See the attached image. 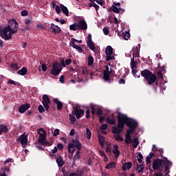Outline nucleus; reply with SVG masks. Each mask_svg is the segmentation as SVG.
<instances>
[{
  "label": "nucleus",
  "mask_w": 176,
  "mask_h": 176,
  "mask_svg": "<svg viewBox=\"0 0 176 176\" xmlns=\"http://www.w3.org/2000/svg\"><path fill=\"white\" fill-rule=\"evenodd\" d=\"M157 153L158 156H160L162 159L156 158L154 160L153 162V169L159 173L164 171L166 173L165 175L167 176L170 173L173 163L168 160L167 157H164L163 153H162V155H160L159 152Z\"/></svg>",
  "instance_id": "obj_1"
},
{
  "label": "nucleus",
  "mask_w": 176,
  "mask_h": 176,
  "mask_svg": "<svg viewBox=\"0 0 176 176\" xmlns=\"http://www.w3.org/2000/svg\"><path fill=\"white\" fill-rule=\"evenodd\" d=\"M141 75L147 81L148 85H152L157 80V76L149 69L142 71Z\"/></svg>",
  "instance_id": "obj_2"
},
{
  "label": "nucleus",
  "mask_w": 176,
  "mask_h": 176,
  "mask_svg": "<svg viewBox=\"0 0 176 176\" xmlns=\"http://www.w3.org/2000/svg\"><path fill=\"white\" fill-rule=\"evenodd\" d=\"M158 153H160V155H162V153H164V149L158 148L155 146V144H153V148H152V152L148 154V155H147V157H146V164H151L152 163V161H151L152 157L155 158V157H158L159 156Z\"/></svg>",
  "instance_id": "obj_3"
},
{
  "label": "nucleus",
  "mask_w": 176,
  "mask_h": 176,
  "mask_svg": "<svg viewBox=\"0 0 176 176\" xmlns=\"http://www.w3.org/2000/svg\"><path fill=\"white\" fill-rule=\"evenodd\" d=\"M4 28H5V32H6V31L10 30V33L16 34L18 32L19 23L17 21H16V20L10 19L8 21V26Z\"/></svg>",
  "instance_id": "obj_4"
},
{
  "label": "nucleus",
  "mask_w": 176,
  "mask_h": 176,
  "mask_svg": "<svg viewBox=\"0 0 176 176\" xmlns=\"http://www.w3.org/2000/svg\"><path fill=\"white\" fill-rule=\"evenodd\" d=\"M118 123L119 124V127H122L124 129V125H127V122L129 119V117L127 116L126 114H122L118 111Z\"/></svg>",
  "instance_id": "obj_5"
},
{
  "label": "nucleus",
  "mask_w": 176,
  "mask_h": 176,
  "mask_svg": "<svg viewBox=\"0 0 176 176\" xmlns=\"http://www.w3.org/2000/svg\"><path fill=\"white\" fill-rule=\"evenodd\" d=\"M63 69L62 65L58 61H54L52 65V69L51 70V74L53 76H58Z\"/></svg>",
  "instance_id": "obj_6"
},
{
  "label": "nucleus",
  "mask_w": 176,
  "mask_h": 176,
  "mask_svg": "<svg viewBox=\"0 0 176 176\" xmlns=\"http://www.w3.org/2000/svg\"><path fill=\"white\" fill-rule=\"evenodd\" d=\"M12 34L13 33L10 32V31H5V27L4 28H0V36L1 38L4 39L5 41H9L12 38Z\"/></svg>",
  "instance_id": "obj_7"
},
{
  "label": "nucleus",
  "mask_w": 176,
  "mask_h": 176,
  "mask_svg": "<svg viewBox=\"0 0 176 176\" xmlns=\"http://www.w3.org/2000/svg\"><path fill=\"white\" fill-rule=\"evenodd\" d=\"M113 54V49L111 46H107L105 48V54H106V60L107 61H110L113 60L115 58L113 56H112Z\"/></svg>",
  "instance_id": "obj_8"
},
{
  "label": "nucleus",
  "mask_w": 176,
  "mask_h": 176,
  "mask_svg": "<svg viewBox=\"0 0 176 176\" xmlns=\"http://www.w3.org/2000/svg\"><path fill=\"white\" fill-rule=\"evenodd\" d=\"M42 104H43V107H45L46 111L49 112L50 98H49L47 94L43 95Z\"/></svg>",
  "instance_id": "obj_9"
},
{
  "label": "nucleus",
  "mask_w": 176,
  "mask_h": 176,
  "mask_svg": "<svg viewBox=\"0 0 176 176\" xmlns=\"http://www.w3.org/2000/svg\"><path fill=\"white\" fill-rule=\"evenodd\" d=\"M126 126L135 131L138 126V122L135 120L129 118Z\"/></svg>",
  "instance_id": "obj_10"
},
{
  "label": "nucleus",
  "mask_w": 176,
  "mask_h": 176,
  "mask_svg": "<svg viewBox=\"0 0 176 176\" xmlns=\"http://www.w3.org/2000/svg\"><path fill=\"white\" fill-rule=\"evenodd\" d=\"M16 142H20L22 145V147L25 148L28 142V135H25V133H23L16 139Z\"/></svg>",
  "instance_id": "obj_11"
},
{
  "label": "nucleus",
  "mask_w": 176,
  "mask_h": 176,
  "mask_svg": "<svg viewBox=\"0 0 176 176\" xmlns=\"http://www.w3.org/2000/svg\"><path fill=\"white\" fill-rule=\"evenodd\" d=\"M74 112L76 115V118L77 119H80L82 116H84L85 111L82 109H78L77 106H73Z\"/></svg>",
  "instance_id": "obj_12"
},
{
  "label": "nucleus",
  "mask_w": 176,
  "mask_h": 176,
  "mask_svg": "<svg viewBox=\"0 0 176 176\" xmlns=\"http://www.w3.org/2000/svg\"><path fill=\"white\" fill-rule=\"evenodd\" d=\"M75 41H76V38H72V41L69 43V46L72 47L73 49H75L78 52L82 53L83 52V49L81 47H79V46L76 45V44L75 43Z\"/></svg>",
  "instance_id": "obj_13"
},
{
  "label": "nucleus",
  "mask_w": 176,
  "mask_h": 176,
  "mask_svg": "<svg viewBox=\"0 0 176 176\" xmlns=\"http://www.w3.org/2000/svg\"><path fill=\"white\" fill-rule=\"evenodd\" d=\"M77 24L78 30H86L88 28L87 23L84 19L79 21Z\"/></svg>",
  "instance_id": "obj_14"
},
{
  "label": "nucleus",
  "mask_w": 176,
  "mask_h": 176,
  "mask_svg": "<svg viewBox=\"0 0 176 176\" xmlns=\"http://www.w3.org/2000/svg\"><path fill=\"white\" fill-rule=\"evenodd\" d=\"M31 107V104L28 103L23 104L19 107V112L21 113H25L28 109Z\"/></svg>",
  "instance_id": "obj_15"
},
{
  "label": "nucleus",
  "mask_w": 176,
  "mask_h": 176,
  "mask_svg": "<svg viewBox=\"0 0 176 176\" xmlns=\"http://www.w3.org/2000/svg\"><path fill=\"white\" fill-rule=\"evenodd\" d=\"M123 131H124L123 127L119 126V124L118 122V126H113L112 127L111 133L113 134H118V135H119Z\"/></svg>",
  "instance_id": "obj_16"
},
{
  "label": "nucleus",
  "mask_w": 176,
  "mask_h": 176,
  "mask_svg": "<svg viewBox=\"0 0 176 176\" xmlns=\"http://www.w3.org/2000/svg\"><path fill=\"white\" fill-rule=\"evenodd\" d=\"M51 31L52 33L56 34L61 32L60 28L58 25H56L54 23H52L50 27Z\"/></svg>",
  "instance_id": "obj_17"
},
{
  "label": "nucleus",
  "mask_w": 176,
  "mask_h": 176,
  "mask_svg": "<svg viewBox=\"0 0 176 176\" xmlns=\"http://www.w3.org/2000/svg\"><path fill=\"white\" fill-rule=\"evenodd\" d=\"M107 122L111 125H116V120L115 119V116L113 114H111L110 116L107 117Z\"/></svg>",
  "instance_id": "obj_18"
},
{
  "label": "nucleus",
  "mask_w": 176,
  "mask_h": 176,
  "mask_svg": "<svg viewBox=\"0 0 176 176\" xmlns=\"http://www.w3.org/2000/svg\"><path fill=\"white\" fill-rule=\"evenodd\" d=\"M72 142V144H74V147H76L77 150L81 151L82 144L79 142L78 139H73Z\"/></svg>",
  "instance_id": "obj_19"
},
{
  "label": "nucleus",
  "mask_w": 176,
  "mask_h": 176,
  "mask_svg": "<svg viewBox=\"0 0 176 176\" xmlns=\"http://www.w3.org/2000/svg\"><path fill=\"white\" fill-rule=\"evenodd\" d=\"M9 131V129L6 124H0V135L3 133H8Z\"/></svg>",
  "instance_id": "obj_20"
},
{
  "label": "nucleus",
  "mask_w": 176,
  "mask_h": 176,
  "mask_svg": "<svg viewBox=\"0 0 176 176\" xmlns=\"http://www.w3.org/2000/svg\"><path fill=\"white\" fill-rule=\"evenodd\" d=\"M60 8L62 10V12L63 14H65L66 16H69V11L68 8L67 7H65V6H64L63 4H60Z\"/></svg>",
  "instance_id": "obj_21"
},
{
  "label": "nucleus",
  "mask_w": 176,
  "mask_h": 176,
  "mask_svg": "<svg viewBox=\"0 0 176 176\" xmlns=\"http://www.w3.org/2000/svg\"><path fill=\"white\" fill-rule=\"evenodd\" d=\"M54 101L56 104L58 111H61V109H63V103L60 102V100L58 98L54 99Z\"/></svg>",
  "instance_id": "obj_22"
},
{
  "label": "nucleus",
  "mask_w": 176,
  "mask_h": 176,
  "mask_svg": "<svg viewBox=\"0 0 176 176\" xmlns=\"http://www.w3.org/2000/svg\"><path fill=\"white\" fill-rule=\"evenodd\" d=\"M112 152L114 155H116V157H118L120 155V151L118 149V144H114L113 149L112 150Z\"/></svg>",
  "instance_id": "obj_23"
},
{
  "label": "nucleus",
  "mask_w": 176,
  "mask_h": 176,
  "mask_svg": "<svg viewBox=\"0 0 176 176\" xmlns=\"http://www.w3.org/2000/svg\"><path fill=\"white\" fill-rule=\"evenodd\" d=\"M46 136H47V133L46 132H43V133H40V135H39L38 139V144H41L42 142H43V141L45 140H46Z\"/></svg>",
  "instance_id": "obj_24"
},
{
  "label": "nucleus",
  "mask_w": 176,
  "mask_h": 176,
  "mask_svg": "<svg viewBox=\"0 0 176 176\" xmlns=\"http://www.w3.org/2000/svg\"><path fill=\"white\" fill-rule=\"evenodd\" d=\"M110 74H111V72H103L104 80L108 82V83H111V81L110 78Z\"/></svg>",
  "instance_id": "obj_25"
},
{
  "label": "nucleus",
  "mask_w": 176,
  "mask_h": 176,
  "mask_svg": "<svg viewBox=\"0 0 176 176\" xmlns=\"http://www.w3.org/2000/svg\"><path fill=\"white\" fill-rule=\"evenodd\" d=\"M56 163L58 164V166L59 168L63 167L64 165V160L63 158L61 157V155H59V157L58 158H56Z\"/></svg>",
  "instance_id": "obj_26"
},
{
  "label": "nucleus",
  "mask_w": 176,
  "mask_h": 176,
  "mask_svg": "<svg viewBox=\"0 0 176 176\" xmlns=\"http://www.w3.org/2000/svg\"><path fill=\"white\" fill-rule=\"evenodd\" d=\"M131 52L133 53V58H138L140 55V50L138 47H135L131 50Z\"/></svg>",
  "instance_id": "obj_27"
},
{
  "label": "nucleus",
  "mask_w": 176,
  "mask_h": 176,
  "mask_svg": "<svg viewBox=\"0 0 176 176\" xmlns=\"http://www.w3.org/2000/svg\"><path fill=\"white\" fill-rule=\"evenodd\" d=\"M87 60H88V63H87L88 66L89 67L93 66L94 64V58L91 54L89 55Z\"/></svg>",
  "instance_id": "obj_28"
},
{
  "label": "nucleus",
  "mask_w": 176,
  "mask_h": 176,
  "mask_svg": "<svg viewBox=\"0 0 176 176\" xmlns=\"http://www.w3.org/2000/svg\"><path fill=\"white\" fill-rule=\"evenodd\" d=\"M133 166V164L131 162L129 163H125L123 166H122V170L123 171H126V170H130Z\"/></svg>",
  "instance_id": "obj_29"
},
{
  "label": "nucleus",
  "mask_w": 176,
  "mask_h": 176,
  "mask_svg": "<svg viewBox=\"0 0 176 176\" xmlns=\"http://www.w3.org/2000/svg\"><path fill=\"white\" fill-rule=\"evenodd\" d=\"M28 69L25 67H23L21 69L18 70L17 74L21 76H25L28 73Z\"/></svg>",
  "instance_id": "obj_30"
},
{
  "label": "nucleus",
  "mask_w": 176,
  "mask_h": 176,
  "mask_svg": "<svg viewBox=\"0 0 176 176\" xmlns=\"http://www.w3.org/2000/svg\"><path fill=\"white\" fill-rule=\"evenodd\" d=\"M80 159V155H75L74 158H73V162L72 164V166L74 167L76 166V162H79Z\"/></svg>",
  "instance_id": "obj_31"
},
{
  "label": "nucleus",
  "mask_w": 176,
  "mask_h": 176,
  "mask_svg": "<svg viewBox=\"0 0 176 176\" xmlns=\"http://www.w3.org/2000/svg\"><path fill=\"white\" fill-rule=\"evenodd\" d=\"M122 10V8H118L116 6L113 5L110 8V11L113 12L114 13H120V11Z\"/></svg>",
  "instance_id": "obj_32"
},
{
  "label": "nucleus",
  "mask_w": 176,
  "mask_h": 176,
  "mask_svg": "<svg viewBox=\"0 0 176 176\" xmlns=\"http://www.w3.org/2000/svg\"><path fill=\"white\" fill-rule=\"evenodd\" d=\"M132 142H133V144L132 146L134 147V148H137L138 146L139 145L140 142H139V138L138 137H135L132 140Z\"/></svg>",
  "instance_id": "obj_33"
},
{
  "label": "nucleus",
  "mask_w": 176,
  "mask_h": 176,
  "mask_svg": "<svg viewBox=\"0 0 176 176\" xmlns=\"http://www.w3.org/2000/svg\"><path fill=\"white\" fill-rule=\"evenodd\" d=\"M116 168V163L113 162V161L111 162L109 164H108L106 166V169H111V168Z\"/></svg>",
  "instance_id": "obj_34"
},
{
  "label": "nucleus",
  "mask_w": 176,
  "mask_h": 176,
  "mask_svg": "<svg viewBox=\"0 0 176 176\" xmlns=\"http://www.w3.org/2000/svg\"><path fill=\"white\" fill-rule=\"evenodd\" d=\"M74 144L73 143H69L67 146V149H68V152L69 153H74V151H75V149H74ZM73 149V150H72Z\"/></svg>",
  "instance_id": "obj_35"
},
{
  "label": "nucleus",
  "mask_w": 176,
  "mask_h": 176,
  "mask_svg": "<svg viewBox=\"0 0 176 176\" xmlns=\"http://www.w3.org/2000/svg\"><path fill=\"white\" fill-rule=\"evenodd\" d=\"M98 140H99V143L100 144L101 146H104V137L102 136V135H99L98 136Z\"/></svg>",
  "instance_id": "obj_36"
},
{
  "label": "nucleus",
  "mask_w": 176,
  "mask_h": 176,
  "mask_svg": "<svg viewBox=\"0 0 176 176\" xmlns=\"http://www.w3.org/2000/svg\"><path fill=\"white\" fill-rule=\"evenodd\" d=\"M87 45L88 47L91 50L94 51L95 50V46H94V43L93 41H90L89 43H87Z\"/></svg>",
  "instance_id": "obj_37"
},
{
  "label": "nucleus",
  "mask_w": 176,
  "mask_h": 176,
  "mask_svg": "<svg viewBox=\"0 0 176 176\" xmlns=\"http://www.w3.org/2000/svg\"><path fill=\"white\" fill-rule=\"evenodd\" d=\"M72 114H69V119H70L71 122H75L76 119L75 117L76 113H75L74 111H72Z\"/></svg>",
  "instance_id": "obj_38"
},
{
  "label": "nucleus",
  "mask_w": 176,
  "mask_h": 176,
  "mask_svg": "<svg viewBox=\"0 0 176 176\" xmlns=\"http://www.w3.org/2000/svg\"><path fill=\"white\" fill-rule=\"evenodd\" d=\"M89 6L90 8L94 7L96 11H98V10H99V8H100L99 6H98V4H96L94 2H91V3H89Z\"/></svg>",
  "instance_id": "obj_39"
},
{
  "label": "nucleus",
  "mask_w": 176,
  "mask_h": 176,
  "mask_svg": "<svg viewBox=\"0 0 176 176\" xmlns=\"http://www.w3.org/2000/svg\"><path fill=\"white\" fill-rule=\"evenodd\" d=\"M69 29L71 30H73V31H76V30H79L78 29V23H74V24H72L69 26Z\"/></svg>",
  "instance_id": "obj_40"
},
{
  "label": "nucleus",
  "mask_w": 176,
  "mask_h": 176,
  "mask_svg": "<svg viewBox=\"0 0 176 176\" xmlns=\"http://www.w3.org/2000/svg\"><path fill=\"white\" fill-rule=\"evenodd\" d=\"M86 135H87V139L90 140L91 137V131L89 130V127L86 128Z\"/></svg>",
  "instance_id": "obj_41"
},
{
  "label": "nucleus",
  "mask_w": 176,
  "mask_h": 176,
  "mask_svg": "<svg viewBox=\"0 0 176 176\" xmlns=\"http://www.w3.org/2000/svg\"><path fill=\"white\" fill-rule=\"evenodd\" d=\"M137 66L136 61H135L134 57L131 59V68H135Z\"/></svg>",
  "instance_id": "obj_42"
},
{
  "label": "nucleus",
  "mask_w": 176,
  "mask_h": 176,
  "mask_svg": "<svg viewBox=\"0 0 176 176\" xmlns=\"http://www.w3.org/2000/svg\"><path fill=\"white\" fill-rule=\"evenodd\" d=\"M123 38L127 41L130 38V33L128 32H122Z\"/></svg>",
  "instance_id": "obj_43"
},
{
  "label": "nucleus",
  "mask_w": 176,
  "mask_h": 176,
  "mask_svg": "<svg viewBox=\"0 0 176 176\" xmlns=\"http://www.w3.org/2000/svg\"><path fill=\"white\" fill-rule=\"evenodd\" d=\"M114 138L116 139V141L119 142H123L124 141V138L120 136L119 134L118 135H113Z\"/></svg>",
  "instance_id": "obj_44"
},
{
  "label": "nucleus",
  "mask_w": 176,
  "mask_h": 176,
  "mask_svg": "<svg viewBox=\"0 0 176 176\" xmlns=\"http://www.w3.org/2000/svg\"><path fill=\"white\" fill-rule=\"evenodd\" d=\"M124 142L126 144H133V139L132 138H125Z\"/></svg>",
  "instance_id": "obj_45"
},
{
  "label": "nucleus",
  "mask_w": 176,
  "mask_h": 176,
  "mask_svg": "<svg viewBox=\"0 0 176 176\" xmlns=\"http://www.w3.org/2000/svg\"><path fill=\"white\" fill-rule=\"evenodd\" d=\"M10 67L12 69H14L15 70L19 69H20V66H19L16 63H12L11 64Z\"/></svg>",
  "instance_id": "obj_46"
},
{
  "label": "nucleus",
  "mask_w": 176,
  "mask_h": 176,
  "mask_svg": "<svg viewBox=\"0 0 176 176\" xmlns=\"http://www.w3.org/2000/svg\"><path fill=\"white\" fill-rule=\"evenodd\" d=\"M138 161L139 163H142V158H143V156H142V154L141 153H139V155H138Z\"/></svg>",
  "instance_id": "obj_47"
},
{
  "label": "nucleus",
  "mask_w": 176,
  "mask_h": 176,
  "mask_svg": "<svg viewBox=\"0 0 176 176\" xmlns=\"http://www.w3.org/2000/svg\"><path fill=\"white\" fill-rule=\"evenodd\" d=\"M85 118L87 119H89L90 118V110L89 109V107H87V110L85 111Z\"/></svg>",
  "instance_id": "obj_48"
},
{
  "label": "nucleus",
  "mask_w": 176,
  "mask_h": 176,
  "mask_svg": "<svg viewBox=\"0 0 176 176\" xmlns=\"http://www.w3.org/2000/svg\"><path fill=\"white\" fill-rule=\"evenodd\" d=\"M103 32L105 35H108L109 33V27H104L103 28Z\"/></svg>",
  "instance_id": "obj_49"
},
{
  "label": "nucleus",
  "mask_w": 176,
  "mask_h": 176,
  "mask_svg": "<svg viewBox=\"0 0 176 176\" xmlns=\"http://www.w3.org/2000/svg\"><path fill=\"white\" fill-rule=\"evenodd\" d=\"M38 111L42 113L43 112H45V108L43 107V106L42 104H40L38 107Z\"/></svg>",
  "instance_id": "obj_50"
},
{
  "label": "nucleus",
  "mask_w": 176,
  "mask_h": 176,
  "mask_svg": "<svg viewBox=\"0 0 176 176\" xmlns=\"http://www.w3.org/2000/svg\"><path fill=\"white\" fill-rule=\"evenodd\" d=\"M41 144H42V145H43V146H51L50 142L46 141V139L44 140V141H43Z\"/></svg>",
  "instance_id": "obj_51"
},
{
  "label": "nucleus",
  "mask_w": 176,
  "mask_h": 176,
  "mask_svg": "<svg viewBox=\"0 0 176 176\" xmlns=\"http://www.w3.org/2000/svg\"><path fill=\"white\" fill-rule=\"evenodd\" d=\"M21 16H28V10H22L21 12Z\"/></svg>",
  "instance_id": "obj_52"
},
{
  "label": "nucleus",
  "mask_w": 176,
  "mask_h": 176,
  "mask_svg": "<svg viewBox=\"0 0 176 176\" xmlns=\"http://www.w3.org/2000/svg\"><path fill=\"white\" fill-rule=\"evenodd\" d=\"M96 2L101 6H104L105 4L104 0H96Z\"/></svg>",
  "instance_id": "obj_53"
},
{
  "label": "nucleus",
  "mask_w": 176,
  "mask_h": 176,
  "mask_svg": "<svg viewBox=\"0 0 176 176\" xmlns=\"http://www.w3.org/2000/svg\"><path fill=\"white\" fill-rule=\"evenodd\" d=\"M43 133H46V131L43 129V128H40L37 130V133L41 135V134H43Z\"/></svg>",
  "instance_id": "obj_54"
},
{
  "label": "nucleus",
  "mask_w": 176,
  "mask_h": 176,
  "mask_svg": "<svg viewBox=\"0 0 176 176\" xmlns=\"http://www.w3.org/2000/svg\"><path fill=\"white\" fill-rule=\"evenodd\" d=\"M107 128H108V124H104L101 125V126L100 127V131H104V130L107 129Z\"/></svg>",
  "instance_id": "obj_55"
},
{
  "label": "nucleus",
  "mask_w": 176,
  "mask_h": 176,
  "mask_svg": "<svg viewBox=\"0 0 176 176\" xmlns=\"http://www.w3.org/2000/svg\"><path fill=\"white\" fill-rule=\"evenodd\" d=\"M57 148L58 149L60 150V151H63L64 149V145L63 144H61V143H58L57 144Z\"/></svg>",
  "instance_id": "obj_56"
},
{
  "label": "nucleus",
  "mask_w": 176,
  "mask_h": 176,
  "mask_svg": "<svg viewBox=\"0 0 176 176\" xmlns=\"http://www.w3.org/2000/svg\"><path fill=\"white\" fill-rule=\"evenodd\" d=\"M8 83H9V84H11V85H19V82H16V81H14V80H8Z\"/></svg>",
  "instance_id": "obj_57"
},
{
  "label": "nucleus",
  "mask_w": 176,
  "mask_h": 176,
  "mask_svg": "<svg viewBox=\"0 0 176 176\" xmlns=\"http://www.w3.org/2000/svg\"><path fill=\"white\" fill-rule=\"evenodd\" d=\"M102 113H103V111L101 109L98 108L96 111V114L98 115V116H101Z\"/></svg>",
  "instance_id": "obj_58"
},
{
  "label": "nucleus",
  "mask_w": 176,
  "mask_h": 176,
  "mask_svg": "<svg viewBox=\"0 0 176 176\" xmlns=\"http://www.w3.org/2000/svg\"><path fill=\"white\" fill-rule=\"evenodd\" d=\"M157 76L159 79H163V74L162 73V71H158L157 72Z\"/></svg>",
  "instance_id": "obj_59"
},
{
  "label": "nucleus",
  "mask_w": 176,
  "mask_h": 176,
  "mask_svg": "<svg viewBox=\"0 0 176 176\" xmlns=\"http://www.w3.org/2000/svg\"><path fill=\"white\" fill-rule=\"evenodd\" d=\"M53 135H54V136H57V135H60V130L59 129L54 130Z\"/></svg>",
  "instance_id": "obj_60"
},
{
  "label": "nucleus",
  "mask_w": 176,
  "mask_h": 176,
  "mask_svg": "<svg viewBox=\"0 0 176 176\" xmlns=\"http://www.w3.org/2000/svg\"><path fill=\"white\" fill-rule=\"evenodd\" d=\"M55 9H56V11L57 14H60V9L61 8H60V6L56 5Z\"/></svg>",
  "instance_id": "obj_61"
},
{
  "label": "nucleus",
  "mask_w": 176,
  "mask_h": 176,
  "mask_svg": "<svg viewBox=\"0 0 176 176\" xmlns=\"http://www.w3.org/2000/svg\"><path fill=\"white\" fill-rule=\"evenodd\" d=\"M92 41V35L88 34L87 43Z\"/></svg>",
  "instance_id": "obj_62"
},
{
  "label": "nucleus",
  "mask_w": 176,
  "mask_h": 176,
  "mask_svg": "<svg viewBox=\"0 0 176 176\" xmlns=\"http://www.w3.org/2000/svg\"><path fill=\"white\" fill-rule=\"evenodd\" d=\"M59 81L60 82V83L64 84L65 82V76L62 75L59 79Z\"/></svg>",
  "instance_id": "obj_63"
},
{
  "label": "nucleus",
  "mask_w": 176,
  "mask_h": 176,
  "mask_svg": "<svg viewBox=\"0 0 176 176\" xmlns=\"http://www.w3.org/2000/svg\"><path fill=\"white\" fill-rule=\"evenodd\" d=\"M72 59L67 58V59L65 60V65H66L67 66H69V65L70 63H72Z\"/></svg>",
  "instance_id": "obj_64"
}]
</instances>
